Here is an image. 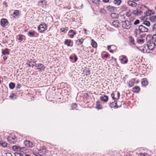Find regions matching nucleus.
<instances>
[{
	"instance_id": "obj_1",
	"label": "nucleus",
	"mask_w": 156,
	"mask_h": 156,
	"mask_svg": "<svg viewBox=\"0 0 156 156\" xmlns=\"http://www.w3.org/2000/svg\"><path fill=\"white\" fill-rule=\"evenodd\" d=\"M146 39L147 41V46L148 50H152L156 47V40L153 38L151 34L147 35Z\"/></svg>"
},
{
	"instance_id": "obj_2",
	"label": "nucleus",
	"mask_w": 156,
	"mask_h": 156,
	"mask_svg": "<svg viewBox=\"0 0 156 156\" xmlns=\"http://www.w3.org/2000/svg\"><path fill=\"white\" fill-rule=\"evenodd\" d=\"M148 31V29L146 27L143 25H141L138 27V28H136L134 30L137 35L139 33L147 32Z\"/></svg>"
},
{
	"instance_id": "obj_3",
	"label": "nucleus",
	"mask_w": 156,
	"mask_h": 156,
	"mask_svg": "<svg viewBox=\"0 0 156 156\" xmlns=\"http://www.w3.org/2000/svg\"><path fill=\"white\" fill-rule=\"evenodd\" d=\"M8 141L10 144H15L17 141L16 137L14 135H12L7 138Z\"/></svg>"
},
{
	"instance_id": "obj_4",
	"label": "nucleus",
	"mask_w": 156,
	"mask_h": 156,
	"mask_svg": "<svg viewBox=\"0 0 156 156\" xmlns=\"http://www.w3.org/2000/svg\"><path fill=\"white\" fill-rule=\"evenodd\" d=\"M122 26L123 28L127 29H129L131 26V23L128 20L122 21Z\"/></svg>"
},
{
	"instance_id": "obj_5",
	"label": "nucleus",
	"mask_w": 156,
	"mask_h": 156,
	"mask_svg": "<svg viewBox=\"0 0 156 156\" xmlns=\"http://www.w3.org/2000/svg\"><path fill=\"white\" fill-rule=\"evenodd\" d=\"M47 29V26L46 24H41L38 27V30L40 33H43Z\"/></svg>"
},
{
	"instance_id": "obj_6",
	"label": "nucleus",
	"mask_w": 156,
	"mask_h": 156,
	"mask_svg": "<svg viewBox=\"0 0 156 156\" xmlns=\"http://www.w3.org/2000/svg\"><path fill=\"white\" fill-rule=\"evenodd\" d=\"M143 8L140 7L139 8L137 9L136 10H133V13L137 16L140 15L143 13Z\"/></svg>"
},
{
	"instance_id": "obj_7",
	"label": "nucleus",
	"mask_w": 156,
	"mask_h": 156,
	"mask_svg": "<svg viewBox=\"0 0 156 156\" xmlns=\"http://www.w3.org/2000/svg\"><path fill=\"white\" fill-rule=\"evenodd\" d=\"M35 66L36 69L39 70V72L44 70L45 67L43 64L41 63L36 64Z\"/></svg>"
},
{
	"instance_id": "obj_8",
	"label": "nucleus",
	"mask_w": 156,
	"mask_h": 156,
	"mask_svg": "<svg viewBox=\"0 0 156 156\" xmlns=\"http://www.w3.org/2000/svg\"><path fill=\"white\" fill-rule=\"evenodd\" d=\"M36 64V62L34 61V60L32 59L27 60L26 63V64L29 67H32V68L35 66Z\"/></svg>"
},
{
	"instance_id": "obj_9",
	"label": "nucleus",
	"mask_w": 156,
	"mask_h": 156,
	"mask_svg": "<svg viewBox=\"0 0 156 156\" xmlns=\"http://www.w3.org/2000/svg\"><path fill=\"white\" fill-rule=\"evenodd\" d=\"M9 23L8 20L5 18L2 19L0 21V24L1 26L4 27L7 26Z\"/></svg>"
},
{
	"instance_id": "obj_10",
	"label": "nucleus",
	"mask_w": 156,
	"mask_h": 156,
	"mask_svg": "<svg viewBox=\"0 0 156 156\" xmlns=\"http://www.w3.org/2000/svg\"><path fill=\"white\" fill-rule=\"evenodd\" d=\"M24 144L25 146L28 147H32L34 146V144L29 140H26L25 141Z\"/></svg>"
},
{
	"instance_id": "obj_11",
	"label": "nucleus",
	"mask_w": 156,
	"mask_h": 156,
	"mask_svg": "<svg viewBox=\"0 0 156 156\" xmlns=\"http://www.w3.org/2000/svg\"><path fill=\"white\" fill-rule=\"evenodd\" d=\"M144 16H148L151 15V14H154V11L151 10H148L144 12Z\"/></svg>"
},
{
	"instance_id": "obj_12",
	"label": "nucleus",
	"mask_w": 156,
	"mask_h": 156,
	"mask_svg": "<svg viewBox=\"0 0 156 156\" xmlns=\"http://www.w3.org/2000/svg\"><path fill=\"white\" fill-rule=\"evenodd\" d=\"M117 103V101H115L114 102H111L110 104V107L111 108H118Z\"/></svg>"
},
{
	"instance_id": "obj_13",
	"label": "nucleus",
	"mask_w": 156,
	"mask_h": 156,
	"mask_svg": "<svg viewBox=\"0 0 156 156\" xmlns=\"http://www.w3.org/2000/svg\"><path fill=\"white\" fill-rule=\"evenodd\" d=\"M127 4L133 7H136L137 5V3L135 2L130 0L128 1Z\"/></svg>"
},
{
	"instance_id": "obj_14",
	"label": "nucleus",
	"mask_w": 156,
	"mask_h": 156,
	"mask_svg": "<svg viewBox=\"0 0 156 156\" xmlns=\"http://www.w3.org/2000/svg\"><path fill=\"white\" fill-rule=\"evenodd\" d=\"M122 58L121 59V62L122 64H126L128 62V59L126 56L125 55L122 56Z\"/></svg>"
},
{
	"instance_id": "obj_15",
	"label": "nucleus",
	"mask_w": 156,
	"mask_h": 156,
	"mask_svg": "<svg viewBox=\"0 0 156 156\" xmlns=\"http://www.w3.org/2000/svg\"><path fill=\"white\" fill-rule=\"evenodd\" d=\"M100 99L104 102H107L108 100V97L106 95H102L100 97Z\"/></svg>"
},
{
	"instance_id": "obj_16",
	"label": "nucleus",
	"mask_w": 156,
	"mask_h": 156,
	"mask_svg": "<svg viewBox=\"0 0 156 156\" xmlns=\"http://www.w3.org/2000/svg\"><path fill=\"white\" fill-rule=\"evenodd\" d=\"M107 8L108 10L110 11H114L116 10V8L110 5H108Z\"/></svg>"
},
{
	"instance_id": "obj_17",
	"label": "nucleus",
	"mask_w": 156,
	"mask_h": 156,
	"mask_svg": "<svg viewBox=\"0 0 156 156\" xmlns=\"http://www.w3.org/2000/svg\"><path fill=\"white\" fill-rule=\"evenodd\" d=\"M141 33H139L137 35L136 33V32H134V34H135V37L138 38H143L144 37V35L141 34Z\"/></svg>"
},
{
	"instance_id": "obj_18",
	"label": "nucleus",
	"mask_w": 156,
	"mask_h": 156,
	"mask_svg": "<svg viewBox=\"0 0 156 156\" xmlns=\"http://www.w3.org/2000/svg\"><path fill=\"white\" fill-rule=\"evenodd\" d=\"M140 90V87L138 86H136L133 88V91L135 93H138Z\"/></svg>"
},
{
	"instance_id": "obj_19",
	"label": "nucleus",
	"mask_w": 156,
	"mask_h": 156,
	"mask_svg": "<svg viewBox=\"0 0 156 156\" xmlns=\"http://www.w3.org/2000/svg\"><path fill=\"white\" fill-rule=\"evenodd\" d=\"M149 20L151 22H156V16H150L149 18Z\"/></svg>"
},
{
	"instance_id": "obj_20",
	"label": "nucleus",
	"mask_w": 156,
	"mask_h": 156,
	"mask_svg": "<svg viewBox=\"0 0 156 156\" xmlns=\"http://www.w3.org/2000/svg\"><path fill=\"white\" fill-rule=\"evenodd\" d=\"M96 108L98 109H101L102 108V105L100 104L99 101H98L96 102Z\"/></svg>"
},
{
	"instance_id": "obj_21",
	"label": "nucleus",
	"mask_w": 156,
	"mask_h": 156,
	"mask_svg": "<svg viewBox=\"0 0 156 156\" xmlns=\"http://www.w3.org/2000/svg\"><path fill=\"white\" fill-rule=\"evenodd\" d=\"M83 41V39L82 38L80 39H78L76 41V44L77 45H79L82 44Z\"/></svg>"
},
{
	"instance_id": "obj_22",
	"label": "nucleus",
	"mask_w": 156,
	"mask_h": 156,
	"mask_svg": "<svg viewBox=\"0 0 156 156\" xmlns=\"http://www.w3.org/2000/svg\"><path fill=\"white\" fill-rule=\"evenodd\" d=\"M112 25L115 27H117L119 26V24L118 21H115L112 23Z\"/></svg>"
},
{
	"instance_id": "obj_23",
	"label": "nucleus",
	"mask_w": 156,
	"mask_h": 156,
	"mask_svg": "<svg viewBox=\"0 0 156 156\" xmlns=\"http://www.w3.org/2000/svg\"><path fill=\"white\" fill-rule=\"evenodd\" d=\"M72 33V34H71L69 35V37L71 38H73V37L74 35L76 34V33L73 30H70L69 32V33Z\"/></svg>"
},
{
	"instance_id": "obj_24",
	"label": "nucleus",
	"mask_w": 156,
	"mask_h": 156,
	"mask_svg": "<svg viewBox=\"0 0 156 156\" xmlns=\"http://www.w3.org/2000/svg\"><path fill=\"white\" fill-rule=\"evenodd\" d=\"M148 81L145 79H143L141 82L143 86H146L148 84Z\"/></svg>"
},
{
	"instance_id": "obj_25",
	"label": "nucleus",
	"mask_w": 156,
	"mask_h": 156,
	"mask_svg": "<svg viewBox=\"0 0 156 156\" xmlns=\"http://www.w3.org/2000/svg\"><path fill=\"white\" fill-rule=\"evenodd\" d=\"M0 144L3 147H7V143L4 141H0Z\"/></svg>"
},
{
	"instance_id": "obj_26",
	"label": "nucleus",
	"mask_w": 156,
	"mask_h": 156,
	"mask_svg": "<svg viewBox=\"0 0 156 156\" xmlns=\"http://www.w3.org/2000/svg\"><path fill=\"white\" fill-rule=\"evenodd\" d=\"M91 44L92 45V47L94 48H96L97 47V43L94 40H92Z\"/></svg>"
},
{
	"instance_id": "obj_27",
	"label": "nucleus",
	"mask_w": 156,
	"mask_h": 156,
	"mask_svg": "<svg viewBox=\"0 0 156 156\" xmlns=\"http://www.w3.org/2000/svg\"><path fill=\"white\" fill-rule=\"evenodd\" d=\"M121 0H114L113 1V3L116 5H120L121 2Z\"/></svg>"
},
{
	"instance_id": "obj_28",
	"label": "nucleus",
	"mask_w": 156,
	"mask_h": 156,
	"mask_svg": "<svg viewBox=\"0 0 156 156\" xmlns=\"http://www.w3.org/2000/svg\"><path fill=\"white\" fill-rule=\"evenodd\" d=\"M71 42V40H70L66 39L64 42L65 44L67 45L68 46H70V43Z\"/></svg>"
},
{
	"instance_id": "obj_29",
	"label": "nucleus",
	"mask_w": 156,
	"mask_h": 156,
	"mask_svg": "<svg viewBox=\"0 0 156 156\" xmlns=\"http://www.w3.org/2000/svg\"><path fill=\"white\" fill-rule=\"evenodd\" d=\"M135 81L134 79H133L129 82V85L130 87H131L133 86L134 85V82Z\"/></svg>"
},
{
	"instance_id": "obj_30",
	"label": "nucleus",
	"mask_w": 156,
	"mask_h": 156,
	"mask_svg": "<svg viewBox=\"0 0 156 156\" xmlns=\"http://www.w3.org/2000/svg\"><path fill=\"white\" fill-rule=\"evenodd\" d=\"M2 54L3 55H5L6 54L9 55V53L8 51V49L6 48L4 50L2 51Z\"/></svg>"
},
{
	"instance_id": "obj_31",
	"label": "nucleus",
	"mask_w": 156,
	"mask_h": 156,
	"mask_svg": "<svg viewBox=\"0 0 156 156\" xmlns=\"http://www.w3.org/2000/svg\"><path fill=\"white\" fill-rule=\"evenodd\" d=\"M142 24L147 26V27H149L150 25V22L147 20H145L143 21Z\"/></svg>"
},
{
	"instance_id": "obj_32",
	"label": "nucleus",
	"mask_w": 156,
	"mask_h": 156,
	"mask_svg": "<svg viewBox=\"0 0 156 156\" xmlns=\"http://www.w3.org/2000/svg\"><path fill=\"white\" fill-rule=\"evenodd\" d=\"M15 84L12 82L10 83L9 85V88L11 89H13L15 87Z\"/></svg>"
},
{
	"instance_id": "obj_33",
	"label": "nucleus",
	"mask_w": 156,
	"mask_h": 156,
	"mask_svg": "<svg viewBox=\"0 0 156 156\" xmlns=\"http://www.w3.org/2000/svg\"><path fill=\"white\" fill-rule=\"evenodd\" d=\"M68 30V27H65V28H62L60 30L61 32L66 33L67 31Z\"/></svg>"
},
{
	"instance_id": "obj_34",
	"label": "nucleus",
	"mask_w": 156,
	"mask_h": 156,
	"mask_svg": "<svg viewBox=\"0 0 156 156\" xmlns=\"http://www.w3.org/2000/svg\"><path fill=\"white\" fill-rule=\"evenodd\" d=\"M12 149L13 150L15 151L17 149L20 150L21 148L20 147L17 146L16 145H15L12 147Z\"/></svg>"
},
{
	"instance_id": "obj_35",
	"label": "nucleus",
	"mask_w": 156,
	"mask_h": 156,
	"mask_svg": "<svg viewBox=\"0 0 156 156\" xmlns=\"http://www.w3.org/2000/svg\"><path fill=\"white\" fill-rule=\"evenodd\" d=\"M35 34V32L34 31H29L28 32V35L30 37H32Z\"/></svg>"
},
{
	"instance_id": "obj_36",
	"label": "nucleus",
	"mask_w": 156,
	"mask_h": 156,
	"mask_svg": "<svg viewBox=\"0 0 156 156\" xmlns=\"http://www.w3.org/2000/svg\"><path fill=\"white\" fill-rule=\"evenodd\" d=\"M19 11L18 10H16L14 11L13 15L15 16H17L19 15Z\"/></svg>"
},
{
	"instance_id": "obj_37",
	"label": "nucleus",
	"mask_w": 156,
	"mask_h": 156,
	"mask_svg": "<svg viewBox=\"0 0 156 156\" xmlns=\"http://www.w3.org/2000/svg\"><path fill=\"white\" fill-rule=\"evenodd\" d=\"M129 40L130 41V42L133 44L134 45H135V44L134 43V39L132 37H129Z\"/></svg>"
},
{
	"instance_id": "obj_38",
	"label": "nucleus",
	"mask_w": 156,
	"mask_h": 156,
	"mask_svg": "<svg viewBox=\"0 0 156 156\" xmlns=\"http://www.w3.org/2000/svg\"><path fill=\"white\" fill-rule=\"evenodd\" d=\"M77 104L76 103H73L71 105V108L72 109H73L77 107Z\"/></svg>"
},
{
	"instance_id": "obj_39",
	"label": "nucleus",
	"mask_w": 156,
	"mask_h": 156,
	"mask_svg": "<svg viewBox=\"0 0 156 156\" xmlns=\"http://www.w3.org/2000/svg\"><path fill=\"white\" fill-rule=\"evenodd\" d=\"M152 30L153 31H155L156 30V24H155L153 25Z\"/></svg>"
},
{
	"instance_id": "obj_40",
	"label": "nucleus",
	"mask_w": 156,
	"mask_h": 156,
	"mask_svg": "<svg viewBox=\"0 0 156 156\" xmlns=\"http://www.w3.org/2000/svg\"><path fill=\"white\" fill-rule=\"evenodd\" d=\"M140 22V21L139 20H136L134 23V25H136L138 24Z\"/></svg>"
},
{
	"instance_id": "obj_41",
	"label": "nucleus",
	"mask_w": 156,
	"mask_h": 156,
	"mask_svg": "<svg viewBox=\"0 0 156 156\" xmlns=\"http://www.w3.org/2000/svg\"><path fill=\"white\" fill-rule=\"evenodd\" d=\"M100 12L101 13L103 14H105L106 12V11L104 9H101Z\"/></svg>"
},
{
	"instance_id": "obj_42",
	"label": "nucleus",
	"mask_w": 156,
	"mask_h": 156,
	"mask_svg": "<svg viewBox=\"0 0 156 156\" xmlns=\"http://www.w3.org/2000/svg\"><path fill=\"white\" fill-rule=\"evenodd\" d=\"M92 2L95 4H98L100 1L99 0H92Z\"/></svg>"
},
{
	"instance_id": "obj_43",
	"label": "nucleus",
	"mask_w": 156,
	"mask_h": 156,
	"mask_svg": "<svg viewBox=\"0 0 156 156\" xmlns=\"http://www.w3.org/2000/svg\"><path fill=\"white\" fill-rule=\"evenodd\" d=\"M144 40L142 39H138L137 40V42L138 43H140L141 42H143L144 43Z\"/></svg>"
},
{
	"instance_id": "obj_44",
	"label": "nucleus",
	"mask_w": 156,
	"mask_h": 156,
	"mask_svg": "<svg viewBox=\"0 0 156 156\" xmlns=\"http://www.w3.org/2000/svg\"><path fill=\"white\" fill-rule=\"evenodd\" d=\"M115 95L113 93L111 95L112 98L113 100H115V99H117L116 98H115Z\"/></svg>"
},
{
	"instance_id": "obj_45",
	"label": "nucleus",
	"mask_w": 156,
	"mask_h": 156,
	"mask_svg": "<svg viewBox=\"0 0 156 156\" xmlns=\"http://www.w3.org/2000/svg\"><path fill=\"white\" fill-rule=\"evenodd\" d=\"M135 19V18L133 16H130L129 18V20L131 21H133Z\"/></svg>"
},
{
	"instance_id": "obj_46",
	"label": "nucleus",
	"mask_w": 156,
	"mask_h": 156,
	"mask_svg": "<svg viewBox=\"0 0 156 156\" xmlns=\"http://www.w3.org/2000/svg\"><path fill=\"white\" fill-rule=\"evenodd\" d=\"M121 7V9L124 10H126L127 9V7L125 5H123Z\"/></svg>"
},
{
	"instance_id": "obj_47",
	"label": "nucleus",
	"mask_w": 156,
	"mask_h": 156,
	"mask_svg": "<svg viewBox=\"0 0 156 156\" xmlns=\"http://www.w3.org/2000/svg\"><path fill=\"white\" fill-rule=\"evenodd\" d=\"M21 87V85L20 84L18 83L17 84L16 88L17 89H20Z\"/></svg>"
},
{
	"instance_id": "obj_48",
	"label": "nucleus",
	"mask_w": 156,
	"mask_h": 156,
	"mask_svg": "<svg viewBox=\"0 0 156 156\" xmlns=\"http://www.w3.org/2000/svg\"><path fill=\"white\" fill-rule=\"evenodd\" d=\"M74 62H76L77 61V60L78 59L76 55H74Z\"/></svg>"
},
{
	"instance_id": "obj_49",
	"label": "nucleus",
	"mask_w": 156,
	"mask_h": 156,
	"mask_svg": "<svg viewBox=\"0 0 156 156\" xmlns=\"http://www.w3.org/2000/svg\"><path fill=\"white\" fill-rule=\"evenodd\" d=\"M152 37L154 39L156 40V30L155 31V34H154L153 35H152Z\"/></svg>"
},
{
	"instance_id": "obj_50",
	"label": "nucleus",
	"mask_w": 156,
	"mask_h": 156,
	"mask_svg": "<svg viewBox=\"0 0 156 156\" xmlns=\"http://www.w3.org/2000/svg\"><path fill=\"white\" fill-rule=\"evenodd\" d=\"M140 156H148V154L147 153H141L140 154Z\"/></svg>"
},
{
	"instance_id": "obj_51",
	"label": "nucleus",
	"mask_w": 156,
	"mask_h": 156,
	"mask_svg": "<svg viewBox=\"0 0 156 156\" xmlns=\"http://www.w3.org/2000/svg\"><path fill=\"white\" fill-rule=\"evenodd\" d=\"M19 37L18 38V40L22 41L23 40L22 35H19Z\"/></svg>"
},
{
	"instance_id": "obj_52",
	"label": "nucleus",
	"mask_w": 156,
	"mask_h": 156,
	"mask_svg": "<svg viewBox=\"0 0 156 156\" xmlns=\"http://www.w3.org/2000/svg\"><path fill=\"white\" fill-rule=\"evenodd\" d=\"M116 92L117 93V97H118V98L117 99H119V97H120V94L119 93V92L118 91L115 92Z\"/></svg>"
},
{
	"instance_id": "obj_53",
	"label": "nucleus",
	"mask_w": 156,
	"mask_h": 156,
	"mask_svg": "<svg viewBox=\"0 0 156 156\" xmlns=\"http://www.w3.org/2000/svg\"><path fill=\"white\" fill-rule=\"evenodd\" d=\"M15 156H22V155L21 154H19L17 153H15Z\"/></svg>"
},
{
	"instance_id": "obj_54",
	"label": "nucleus",
	"mask_w": 156,
	"mask_h": 156,
	"mask_svg": "<svg viewBox=\"0 0 156 156\" xmlns=\"http://www.w3.org/2000/svg\"><path fill=\"white\" fill-rule=\"evenodd\" d=\"M15 95L13 94H12V95L9 96V98L11 99H13L14 98V97L15 96Z\"/></svg>"
},
{
	"instance_id": "obj_55",
	"label": "nucleus",
	"mask_w": 156,
	"mask_h": 156,
	"mask_svg": "<svg viewBox=\"0 0 156 156\" xmlns=\"http://www.w3.org/2000/svg\"><path fill=\"white\" fill-rule=\"evenodd\" d=\"M108 53L105 54L104 55V57L105 58H107L108 57Z\"/></svg>"
},
{
	"instance_id": "obj_56",
	"label": "nucleus",
	"mask_w": 156,
	"mask_h": 156,
	"mask_svg": "<svg viewBox=\"0 0 156 156\" xmlns=\"http://www.w3.org/2000/svg\"><path fill=\"white\" fill-rule=\"evenodd\" d=\"M140 7L142 8H143V10L144 9V8H146L147 9H148V8L147 7V6L145 5H143Z\"/></svg>"
},
{
	"instance_id": "obj_57",
	"label": "nucleus",
	"mask_w": 156,
	"mask_h": 156,
	"mask_svg": "<svg viewBox=\"0 0 156 156\" xmlns=\"http://www.w3.org/2000/svg\"><path fill=\"white\" fill-rule=\"evenodd\" d=\"M3 5H5L6 7H7L8 6L7 3L6 2H3Z\"/></svg>"
},
{
	"instance_id": "obj_58",
	"label": "nucleus",
	"mask_w": 156,
	"mask_h": 156,
	"mask_svg": "<svg viewBox=\"0 0 156 156\" xmlns=\"http://www.w3.org/2000/svg\"><path fill=\"white\" fill-rule=\"evenodd\" d=\"M111 59L112 60H114V61L115 62L116 61V59L114 58L113 56H112L111 57Z\"/></svg>"
},
{
	"instance_id": "obj_59",
	"label": "nucleus",
	"mask_w": 156,
	"mask_h": 156,
	"mask_svg": "<svg viewBox=\"0 0 156 156\" xmlns=\"http://www.w3.org/2000/svg\"><path fill=\"white\" fill-rule=\"evenodd\" d=\"M103 2L105 3H107L109 2V0H102Z\"/></svg>"
},
{
	"instance_id": "obj_60",
	"label": "nucleus",
	"mask_w": 156,
	"mask_h": 156,
	"mask_svg": "<svg viewBox=\"0 0 156 156\" xmlns=\"http://www.w3.org/2000/svg\"><path fill=\"white\" fill-rule=\"evenodd\" d=\"M86 75H89L90 74V71H88L86 72Z\"/></svg>"
},
{
	"instance_id": "obj_61",
	"label": "nucleus",
	"mask_w": 156,
	"mask_h": 156,
	"mask_svg": "<svg viewBox=\"0 0 156 156\" xmlns=\"http://www.w3.org/2000/svg\"><path fill=\"white\" fill-rule=\"evenodd\" d=\"M3 59L5 61L7 59V57L5 56H4L3 57Z\"/></svg>"
},
{
	"instance_id": "obj_62",
	"label": "nucleus",
	"mask_w": 156,
	"mask_h": 156,
	"mask_svg": "<svg viewBox=\"0 0 156 156\" xmlns=\"http://www.w3.org/2000/svg\"><path fill=\"white\" fill-rule=\"evenodd\" d=\"M73 58H74V57L73 56H71V55L69 57V59H73Z\"/></svg>"
},
{
	"instance_id": "obj_63",
	"label": "nucleus",
	"mask_w": 156,
	"mask_h": 156,
	"mask_svg": "<svg viewBox=\"0 0 156 156\" xmlns=\"http://www.w3.org/2000/svg\"><path fill=\"white\" fill-rule=\"evenodd\" d=\"M126 15L128 17L131 16V15L129 14V13H127L126 14Z\"/></svg>"
},
{
	"instance_id": "obj_64",
	"label": "nucleus",
	"mask_w": 156,
	"mask_h": 156,
	"mask_svg": "<svg viewBox=\"0 0 156 156\" xmlns=\"http://www.w3.org/2000/svg\"><path fill=\"white\" fill-rule=\"evenodd\" d=\"M109 51L111 53H113L114 52L113 50H109Z\"/></svg>"
}]
</instances>
